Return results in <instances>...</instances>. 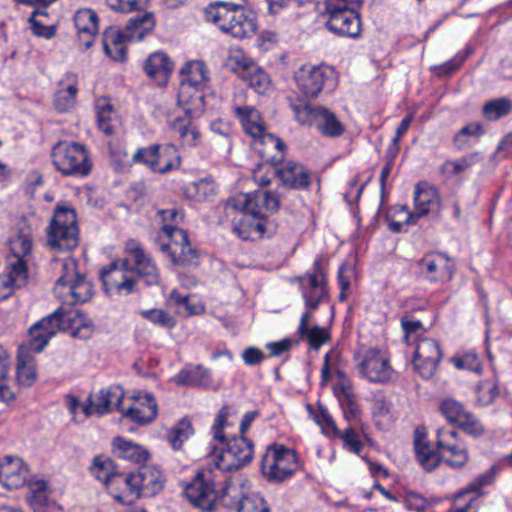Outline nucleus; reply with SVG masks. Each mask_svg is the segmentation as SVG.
I'll return each mask as SVG.
<instances>
[{
  "instance_id": "obj_1",
  "label": "nucleus",
  "mask_w": 512,
  "mask_h": 512,
  "mask_svg": "<svg viewBox=\"0 0 512 512\" xmlns=\"http://www.w3.org/2000/svg\"><path fill=\"white\" fill-rule=\"evenodd\" d=\"M232 410L229 405L223 406L212 427L213 437L225 447V451L214 456L206 467L198 471L185 489L188 500L204 511H211L217 502L222 506L234 504L227 499L232 490L229 472L249 464L254 456L251 440L242 435L226 437L224 434L223 429Z\"/></svg>"
},
{
  "instance_id": "obj_2",
  "label": "nucleus",
  "mask_w": 512,
  "mask_h": 512,
  "mask_svg": "<svg viewBox=\"0 0 512 512\" xmlns=\"http://www.w3.org/2000/svg\"><path fill=\"white\" fill-rule=\"evenodd\" d=\"M279 196L273 191L238 193L225 203V213L232 216L233 232L243 240L260 239L267 232V212H277Z\"/></svg>"
},
{
  "instance_id": "obj_3",
  "label": "nucleus",
  "mask_w": 512,
  "mask_h": 512,
  "mask_svg": "<svg viewBox=\"0 0 512 512\" xmlns=\"http://www.w3.org/2000/svg\"><path fill=\"white\" fill-rule=\"evenodd\" d=\"M299 282L305 311L301 316L297 333L300 337L307 339L312 349L318 350L329 341V334L326 329L319 326L309 327V322L313 317L312 313L318 309L321 303L329 301L326 278L320 260L314 262L313 272L299 277Z\"/></svg>"
},
{
  "instance_id": "obj_4",
  "label": "nucleus",
  "mask_w": 512,
  "mask_h": 512,
  "mask_svg": "<svg viewBox=\"0 0 512 512\" xmlns=\"http://www.w3.org/2000/svg\"><path fill=\"white\" fill-rule=\"evenodd\" d=\"M206 21L236 39L253 37L258 28L255 12L230 2H213L204 9Z\"/></svg>"
},
{
  "instance_id": "obj_5",
  "label": "nucleus",
  "mask_w": 512,
  "mask_h": 512,
  "mask_svg": "<svg viewBox=\"0 0 512 512\" xmlns=\"http://www.w3.org/2000/svg\"><path fill=\"white\" fill-rule=\"evenodd\" d=\"M163 236L158 238L159 250L175 265L197 263V252L192 248L185 230L177 225L183 221V213L176 208L160 210Z\"/></svg>"
},
{
  "instance_id": "obj_6",
  "label": "nucleus",
  "mask_w": 512,
  "mask_h": 512,
  "mask_svg": "<svg viewBox=\"0 0 512 512\" xmlns=\"http://www.w3.org/2000/svg\"><path fill=\"white\" fill-rule=\"evenodd\" d=\"M91 324L77 309L59 307L55 312L41 319L29 329L28 352L39 353L58 330H72L78 336L81 329L90 331Z\"/></svg>"
},
{
  "instance_id": "obj_7",
  "label": "nucleus",
  "mask_w": 512,
  "mask_h": 512,
  "mask_svg": "<svg viewBox=\"0 0 512 512\" xmlns=\"http://www.w3.org/2000/svg\"><path fill=\"white\" fill-rule=\"evenodd\" d=\"M155 27L154 14L144 11L132 17L126 24L125 30L110 26L103 34V48L105 53L115 61H124L126 58L125 42L141 41L152 33Z\"/></svg>"
},
{
  "instance_id": "obj_8",
  "label": "nucleus",
  "mask_w": 512,
  "mask_h": 512,
  "mask_svg": "<svg viewBox=\"0 0 512 512\" xmlns=\"http://www.w3.org/2000/svg\"><path fill=\"white\" fill-rule=\"evenodd\" d=\"M363 0H325L321 15L326 17L325 26L332 33L349 38L361 34V20L358 7Z\"/></svg>"
},
{
  "instance_id": "obj_9",
  "label": "nucleus",
  "mask_w": 512,
  "mask_h": 512,
  "mask_svg": "<svg viewBox=\"0 0 512 512\" xmlns=\"http://www.w3.org/2000/svg\"><path fill=\"white\" fill-rule=\"evenodd\" d=\"M56 263L60 264L59 276L54 287L57 297L69 306L89 301L93 295V286L78 273L77 262L67 257Z\"/></svg>"
},
{
  "instance_id": "obj_10",
  "label": "nucleus",
  "mask_w": 512,
  "mask_h": 512,
  "mask_svg": "<svg viewBox=\"0 0 512 512\" xmlns=\"http://www.w3.org/2000/svg\"><path fill=\"white\" fill-rule=\"evenodd\" d=\"M52 163L63 176L86 177L92 161L86 146L77 142L59 141L51 151Z\"/></svg>"
},
{
  "instance_id": "obj_11",
  "label": "nucleus",
  "mask_w": 512,
  "mask_h": 512,
  "mask_svg": "<svg viewBox=\"0 0 512 512\" xmlns=\"http://www.w3.org/2000/svg\"><path fill=\"white\" fill-rule=\"evenodd\" d=\"M79 243L76 213L73 209L57 206L47 228V244L51 250L69 252Z\"/></svg>"
},
{
  "instance_id": "obj_12",
  "label": "nucleus",
  "mask_w": 512,
  "mask_h": 512,
  "mask_svg": "<svg viewBox=\"0 0 512 512\" xmlns=\"http://www.w3.org/2000/svg\"><path fill=\"white\" fill-rule=\"evenodd\" d=\"M298 468L296 452L283 445L268 446L261 459V472L269 482H283L289 479Z\"/></svg>"
},
{
  "instance_id": "obj_13",
  "label": "nucleus",
  "mask_w": 512,
  "mask_h": 512,
  "mask_svg": "<svg viewBox=\"0 0 512 512\" xmlns=\"http://www.w3.org/2000/svg\"><path fill=\"white\" fill-rule=\"evenodd\" d=\"M296 120L301 125L314 126L317 131L329 138H337L344 134L345 126L334 112L321 105H293Z\"/></svg>"
},
{
  "instance_id": "obj_14",
  "label": "nucleus",
  "mask_w": 512,
  "mask_h": 512,
  "mask_svg": "<svg viewBox=\"0 0 512 512\" xmlns=\"http://www.w3.org/2000/svg\"><path fill=\"white\" fill-rule=\"evenodd\" d=\"M100 280L109 297L127 296L137 292V279L130 268V259L120 258L100 270Z\"/></svg>"
},
{
  "instance_id": "obj_15",
  "label": "nucleus",
  "mask_w": 512,
  "mask_h": 512,
  "mask_svg": "<svg viewBox=\"0 0 512 512\" xmlns=\"http://www.w3.org/2000/svg\"><path fill=\"white\" fill-rule=\"evenodd\" d=\"M165 481V476L156 467L142 466L137 472H132L123 479V484L129 490L131 498L125 500L123 496L116 495L115 499L120 502L132 503L140 496H154L163 489Z\"/></svg>"
},
{
  "instance_id": "obj_16",
  "label": "nucleus",
  "mask_w": 512,
  "mask_h": 512,
  "mask_svg": "<svg viewBox=\"0 0 512 512\" xmlns=\"http://www.w3.org/2000/svg\"><path fill=\"white\" fill-rule=\"evenodd\" d=\"M294 79L299 91L308 98L317 97L325 87L332 88L335 84L332 69L311 64L300 67Z\"/></svg>"
},
{
  "instance_id": "obj_17",
  "label": "nucleus",
  "mask_w": 512,
  "mask_h": 512,
  "mask_svg": "<svg viewBox=\"0 0 512 512\" xmlns=\"http://www.w3.org/2000/svg\"><path fill=\"white\" fill-rule=\"evenodd\" d=\"M442 356L437 340L428 337L418 338L413 358L415 372L423 379H431L437 371Z\"/></svg>"
},
{
  "instance_id": "obj_18",
  "label": "nucleus",
  "mask_w": 512,
  "mask_h": 512,
  "mask_svg": "<svg viewBox=\"0 0 512 512\" xmlns=\"http://www.w3.org/2000/svg\"><path fill=\"white\" fill-rule=\"evenodd\" d=\"M436 445L445 462L452 468H462L469 460L467 446L454 428H439Z\"/></svg>"
},
{
  "instance_id": "obj_19",
  "label": "nucleus",
  "mask_w": 512,
  "mask_h": 512,
  "mask_svg": "<svg viewBox=\"0 0 512 512\" xmlns=\"http://www.w3.org/2000/svg\"><path fill=\"white\" fill-rule=\"evenodd\" d=\"M125 252L129 255L130 268L133 275L142 278L147 285H157L160 281L159 270L148 253L135 240L130 239L125 244Z\"/></svg>"
},
{
  "instance_id": "obj_20",
  "label": "nucleus",
  "mask_w": 512,
  "mask_h": 512,
  "mask_svg": "<svg viewBox=\"0 0 512 512\" xmlns=\"http://www.w3.org/2000/svg\"><path fill=\"white\" fill-rule=\"evenodd\" d=\"M358 368L361 375L371 382H387L393 374L389 357L379 349H368L359 360Z\"/></svg>"
},
{
  "instance_id": "obj_21",
  "label": "nucleus",
  "mask_w": 512,
  "mask_h": 512,
  "mask_svg": "<svg viewBox=\"0 0 512 512\" xmlns=\"http://www.w3.org/2000/svg\"><path fill=\"white\" fill-rule=\"evenodd\" d=\"M440 410L449 422L457 424L465 433L473 437H479L483 434L482 424L473 414L466 411L461 403L453 399H447L441 403Z\"/></svg>"
},
{
  "instance_id": "obj_22",
  "label": "nucleus",
  "mask_w": 512,
  "mask_h": 512,
  "mask_svg": "<svg viewBox=\"0 0 512 512\" xmlns=\"http://www.w3.org/2000/svg\"><path fill=\"white\" fill-rule=\"evenodd\" d=\"M415 212L410 213L405 207L401 211L406 214V223L414 224L416 220L429 212H437L440 209V196L437 189L426 183H419L414 193Z\"/></svg>"
},
{
  "instance_id": "obj_23",
  "label": "nucleus",
  "mask_w": 512,
  "mask_h": 512,
  "mask_svg": "<svg viewBox=\"0 0 512 512\" xmlns=\"http://www.w3.org/2000/svg\"><path fill=\"white\" fill-rule=\"evenodd\" d=\"M278 178L289 189L307 190L311 185V172L305 166L294 161L280 164Z\"/></svg>"
},
{
  "instance_id": "obj_24",
  "label": "nucleus",
  "mask_w": 512,
  "mask_h": 512,
  "mask_svg": "<svg viewBox=\"0 0 512 512\" xmlns=\"http://www.w3.org/2000/svg\"><path fill=\"white\" fill-rule=\"evenodd\" d=\"M124 392L120 386H109L102 388L98 393L90 395L89 406L87 413H97L99 415L106 414L111 411L112 406L115 405L116 409L120 412L123 411L121 407Z\"/></svg>"
},
{
  "instance_id": "obj_25",
  "label": "nucleus",
  "mask_w": 512,
  "mask_h": 512,
  "mask_svg": "<svg viewBox=\"0 0 512 512\" xmlns=\"http://www.w3.org/2000/svg\"><path fill=\"white\" fill-rule=\"evenodd\" d=\"M28 473L27 466L18 457L6 456L0 462V483L9 490L25 485Z\"/></svg>"
},
{
  "instance_id": "obj_26",
  "label": "nucleus",
  "mask_w": 512,
  "mask_h": 512,
  "mask_svg": "<svg viewBox=\"0 0 512 512\" xmlns=\"http://www.w3.org/2000/svg\"><path fill=\"white\" fill-rule=\"evenodd\" d=\"M420 275L430 282L449 280L452 271L449 269L448 258L443 254H426L417 262Z\"/></svg>"
},
{
  "instance_id": "obj_27",
  "label": "nucleus",
  "mask_w": 512,
  "mask_h": 512,
  "mask_svg": "<svg viewBox=\"0 0 512 512\" xmlns=\"http://www.w3.org/2000/svg\"><path fill=\"white\" fill-rule=\"evenodd\" d=\"M135 403L127 410L122 411L124 417L130 418L133 422L145 425L152 422L158 413V406L154 397L149 394L139 393L134 396Z\"/></svg>"
},
{
  "instance_id": "obj_28",
  "label": "nucleus",
  "mask_w": 512,
  "mask_h": 512,
  "mask_svg": "<svg viewBox=\"0 0 512 512\" xmlns=\"http://www.w3.org/2000/svg\"><path fill=\"white\" fill-rule=\"evenodd\" d=\"M201 87L180 85L177 102L189 118L199 117L205 110V98Z\"/></svg>"
},
{
  "instance_id": "obj_29",
  "label": "nucleus",
  "mask_w": 512,
  "mask_h": 512,
  "mask_svg": "<svg viewBox=\"0 0 512 512\" xmlns=\"http://www.w3.org/2000/svg\"><path fill=\"white\" fill-rule=\"evenodd\" d=\"M28 271L25 270L23 263L17 261L13 264H6V269L0 275V301L10 297L15 289L21 288L26 284Z\"/></svg>"
},
{
  "instance_id": "obj_30",
  "label": "nucleus",
  "mask_w": 512,
  "mask_h": 512,
  "mask_svg": "<svg viewBox=\"0 0 512 512\" xmlns=\"http://www.w3.org/2000/svg\"><path fill=\"white\" fill-rule=\"evenodd\" d=\"M254 139V150L261 160L281 163L284 158L285 144L282 140L266 131Z\"/></svg>"
},
{
  "instance_id": "obj_31",
  "label": "nucleus",
  "mask_w": 512,
  "mask_h": 512,
  "mask_svg": "<svg viewBox=\"0 0 512 512\" xmlns=\"http://www.w3.org/2000/svg\"><path fill=\"white\" fill-rule=\"evenodd\" d=\"M10 254L6 258V264H13L17 261L23 263L28 271L27 257L32 252V235L28 230L21 229L8 241Z\"/></svg>"
},
{
  "instance_id": "obj_32",
  "label": "nucleus",
  "mask_w": 512,
  "mask_h": 512,
  "mask_svg": "<svg viewBox=\"0 0 512 512\" xmlns=\"http://www.w3.org/2000/svg\"><path fill=\"white\" fill-rule=\"evenodd\" d=\"M143 68L148 77L158 84H165L173 70V63L165 53L155 52L145 60Z\"/></svg>"
},
{
  "instance_id": "obj_33",
  "label": "nucleus",
  "mask_w": 512,
  "mask_h": 512,
  "mask_svg": "<svg viewBox=\"0 0 512 512\" xmlns=\"http://www.w3.org/2000/svg\"><path fill=\"white\" fill-rule=\"evenodd\" d=\"M234 114L240 120L244 131L252 138L266 131L264 120L258 110L252 106H236Z\"/></svg>"
},
{
  "instance_id": "obj_34",
  "label": "nucleus",
  "mask_w": 512,
  "mask_h": 512,
  "mask_svg": "<svg viewBox=\"0 0 512 512\" xmlns=\"http://www.w3.org/2000/svg\"><path fill=\"white\" fill-rule=\"evenodd\" d=\"M180 165L181 158L175 145L158 144L154 158L153 172L165 174L178 169Z\"/></svg>"
},
{
  "instance_id": "obj_35",
  "label": "nucleus",
  "mask_w": 512,
  "mask_h": 512,
  "mask_svg": "<svg viewBox=\"0 0 512 512\" xmlns=\"http://www.w3.org/2000/svg\"><path fill=\"white\" fill-rule=\"evenodd\" d=\"M231 488L232 490L227 496V499L234 501V504L231 506H226L227 508H236L237 512H270V508L267 502L259 494L252 493L249 495H244L238 499V489L232 484Z\"/></svg>"
},
{
  "instance_id": "obj_36",
  "label": "nucleus",
  "mask_w": 512,
  "mask_h": 512,
  "mask_svg": "<svg viewBox=\"0 0 512 512\" xmlns=\"http://www.w3.org/2000/svg\"><path fill=\"white\" fill-rule=\"evenodd\" d=\"M180 85L205 88L209 81V71L203 61L195 60L181 68Z\"/></svg>"
},
{
  "instance_id": "obj_37",
  "label": "nucleus",
  "mask_w": 512,
  "mask_h": 512,
  "mask_svg": "<svg viewBox=\"0 0 512 512\" xmlns=\"http://www.w3.org/2000/svg\"><path fill=\"white\" fill-rule=\"evenodd\" d=\"M414 449L418 462L426 471H432L438 467L441 460L439 453L430 447L425 440V434L418 429L415 431Z\"/></svg>"
},
{
  "instance_id": "obj_38",
  "label": "nucleus",
  "mask_w": 512,
  "mask_h": 512,
  "mask_svg": "<svg viewBox=\"0 0 512 512\" xmlns=\"http://www.w3.org/2000/svg\"><path fill=\"white\" fill-rule=\"evenodd\" d=\"M91 474L101 481L103 484L108 485L113 481L123 482L125 476L116 472V467L113 461L105 455H97L93 458L90 466Z\"/></svg>"
},
{
  "instance_id": "obj_39",
  "label": "nucleus",
  "mask_w": 512,
  "mask_h": 512,
  "mask_svg": "<svg viewBox=\"0 0 512 512\" xmlns=\"http://www.w3.org/2000/svg\"><path fill=\"white\" fill-rule=\"evenodd\" d=\"M180 385L206 387L211 383V375L208 369L201 365L182 369L175 377Z\"/></svg>"
},
{
  "instance_id": "obj_40",
  "label": "nucleus",
  "mask_w": 512,
  "mask_h": 512,
  "mask_svg": "<svg viewBox=\"0 0 512 512\" xmlns=\"http://www.w3.org/2000/svg\"><path fill=\"white\" fill-rule=\"evenodd\" d=\"M113 448L120 458L127 459L135 463L144 462L149 457L148 451L142 446L131 441H127L122 437H116L113 440Z\"/></svg>"
},
{
  "instance_id": "obj_41",
  "label": "nucleus",
  "mask_w": 512,
  "mask_h": 512,
  "mask_svg": "<svg viewBox=\"0 0 512 512\" xmlns=\"http://www.w3.org/2000/svg\"><path fill=\"white\" fill-rule=\"evenodd\" d=\"M74 20L80 35H88L84 45L86 49L90 48L93 43V36L98 31L97 14L91 9H83L76 13Z\"/></svg>"
},
{
  "instance_id": "obj_42",
  "label": "nucleus",
  "mask_w": 512,
  "mask_h": 512,
  "mask_svg": "<svg viewBox=\"0 0 512 512\" xmlns=\"http://www.w3.org/2000/svg\"><path fill=\"white\" fill-rule=\"evenodd\" d=\"M193 118L176 117L171 122V128L178 133L183 143L187 146H197L201 139V134L196 125L192 123Z\"/></svg>"
},
{
  "instance_id": "obj_43",
  "label": "nucleus",
  "mask_w": 512,
  "mask_h": 512,
  "mask_svg": "<svg viewBox=\"0 0 512 512\" xmlns=\"http://www.w3.org/2000/svg\"><path fill=\"white\" fill-rule=\"evenodd\" d=\"M30 494L27 501L33 512H48L49 498L45 481L28 482Z\"/></svg>"
},
{
  "instance_id": "obj_44",
  "label": "nucleus",
  "mask_w": 512,
  "mask_h": 512,
  "mask_svg": "<svg viewBox=\"0 0 512 512\" xmlns=\"http://www.w3.org/2000/svg\"><path fill=\"white\" fill-rule=\"evenodd\" d=\"M68 78H72V83L68 84L65 88L56 92L54 98V106L59 112H67L72 109L76 102V95L78 92L76 76L69 74Z\"/></svg>"
},
{
  "instance_id": "obj_45",
  "label": "nucleus",
  "mask_w": 512,
  "mask_h": 512,
  "mask_svg": "<svg viewBox=\"0 0 512 512\" xmlns=\"http://www.w3.org/2000/svg\"><path fill=\"white\" fill-rule=\"evenodd\" d=\"M187 197L198 202L208 201L216 194V187L213 181L208 179H200L189 183L185 187Z\"/></svg>"
},
{
  "instance_id": "obj_46",
  "label": "nucleus",
  "mask_w": 512,
  "mask_h": 512,
  "mask_svg": "<svg viewBox=\"0 0 512 512\" xmlns=\"http://www.w3.org/2000/svg\"><path fill=\"white\" fill-rule=\"evenodd\" d=\"M478 160H479L478 152L470 153V154H467L457 160L445 161L442 164L440 171L447 178H451V177H454L458 174L465 172L469 167H471L473 164H475Z\"/></svg>"
},
{
  "instance_id": "obj_47",
  "label": "nucleus",
  "mask_w": 512,
  "mask_h": 512,
  "mask_svg": "<svg viewBox=\"0 0 512 512\" xmlns=\"http://www.w3.org/2000/svg\"><path fill=\"white\" fill-rule=\"evenodd\" d=\"M17 378L19 383L25 386L32 385L36 378L35 362L28 353L21 352L18 355Z\"/></svg>"
},
{
  "instance_id": "obj_48",
  "label": "nucleus",
  "mask_w": 512,
  "mask_h": 512,
  "mask_svg": "<svg viewBox=\"0 0 512 512\" xmlns=\"http://www.w3.org/2000/svg\"><path fill=\"white\" fill-rule=\"evenodd\" d=\"M281 163L262 160L253 169V180L260 186H267L278 176Z\"/></svg>"
},
{
  "instance_id": "obj_49",
  "label": "nucleus",
  "mask_w": 512,
  "mask_h": 512,
  "mask_svg": "<svg viewBox=\"0 0 512 512\" xmlns=\"http://www.w3.org/2000/svg\"><path fill=\"white\" fill-rule=\"evenodd\" d=\"M45 9L35 10L29 18V23L34 35L50 39L55 35V27L44 21V18L48 17Z\"/></svg>"
},
{
  "instance_id": "obj_50",
  "label": "nucleus",
  "mask_w": 512,
  "mask_h": 512,
  "mask_svg": "<svg viewBox=\"0 0 512 512\" xmlns=\"http://www.w3.org/2000/svg\"><path fill=\"white\" fill-rule=\"evenodd\" d=\"M242 79L257 93L263 94L270 86L269 76L255 63Z\"/></svg>"
},
{
  "instance_id": "obj_51",
  "label": "nucleus",
  "mask_w": 512,
  "mask_h": 512,
  "mask_svg": "<svg viewBox=\"0 0 512 512\" xmlns=\"http://www.w3.org/2000/svg\"><path fill=\"white\" fill-rule=\"evenodd\" d=\"M10 363L9 354L4 347L0 345V400L3 402H7L13 398V393L7 385Z\"/></svg>"
},
{
  "instance_id": "obj_52",
  "label": "nucleus",
  "mask_w": 512,
  "mask_h": 512,
  "mask_svg": "<svg viewBox=\"0 0 512 512\" xmlns=\"http://www.w3.org/2000/svg\"><path fill=\"white\" fill-rule=\"evenodd\" d=\"M193 433L192 424L187 419L180 420L168 433V441L173 449H180Z\"/></svg>"
},
{
  "instance_id": "obj_53",
  "label": "nucleus",
  "mask_w": 512,
  "mask_h": 512,
  "mask_svg": "<svg viewBox=\"0 0 512 512\" xmlns=\"http://www.w3.org/2000/svg\"><path fill=\"white\" fill-rule=\"evenodd\" d=\"M98 127L106 134L114 132V111L113 107L106 100H99L96 104Z\"/></svg>"
},
{
  "instance_id": "obj_54",
  "label": "nucleus",
  "mask_w": 512,
  "mask_h": 512,
  "mask_svg": "<svg viewBox=\"0 0 512 512\" xmlns=\"http://www.w3.org/2000/svg\"><path fill=\"white\" fill-rule=\"evenodd\" d=\"M254 64L255 62L247 58L241 50L232 51L225 63L227 68H229L232 72L236 73L241 78Z\"/></svg>"
},
{
  "instance_id": "obj_55",
  "label": "nucleus",
  "mask_w": 512,
  "mask_h": 512,
  "mask_svg": "<svg viewBox=\"0 0 512 512\" xmlns=\"http://www.w3.org/2000/svg\"><path fill=\"white\" fill-rule=\"evenodd\" d=\"M477 400L481 405L491 404L499 395V387L496 378H490L478 383L476 387Z\"/></svg>"
},
{
  "instance_id": "obj_56",
  "label": "nucleus",
  "mask_w": 512,
  "mask_h": 512,
  "mask_svg": "<svg viewBox=\"0 0 512 512\" xmlns=\"http://www.w3.org/2000/svg\"><path fill=\"white\" fill-rule=\"evenodd\" d=\"M141 317L165 329H172L176 325L175 318L162 309L141 310Z\"/></svg>"
},
{
  "instance_id": "obj_57",
  "label": "nucleus",
  "mask_w": 512,
  "mask_h": 512,
  "mask_svg": "<svg viewBox=\"0 0 512 512\" xmlns=\"http://www.w3.org/2000/svg\"><path fill=\"white\" fill-rule=\"evenodd\" d=\"M451 362L458 369H466L480 374L482 372V362L479 356L472 351L464 352L462 354L452 357Z\"/></svg>"
},
{
  "instance_id": "obj_58",
  "label": "nucleus",
  "mask_w": 512,
  "mask_h": 512,
  "mask_svg": "<svg viewBox=\"0 0 512 512\" xmlns=\"http://www.w3.org/2000/svg\"><path fill=\"white\" fill-rule=\"evenodd\" d=\"M512 109L508 99L500 98L486 103L483 107V114L488 120H497L507 115Z\"/></svg>"
},
{
  "instance_id": "obj_59",
  "label": "nucleus",
  "mask_w": 512,
  "mask_h": 512,
  "mask_svg": "<svg viewBox=\"0 0 512 512\" xmlns=\"http://www.w3.org/2000/svg\"><path fill=\"white\" fill-rule=\"evenodd\" d=\"M169 302L177 307V311L184 315L198 314L203 310L202 306L192 305L189 295H181L173 290L169 295Z\"/></svg>"
},
{
  "instance_id": "obj_60",
  "label": "nucleus",
  "mask_w": 512,
  "mask_h": 512,
  "mask_svg": "<svg viewBox=\"0 0 512 512\" xmlns=\"http://www.w3.org/2000/svg\"><path fill=\"white\" fill-rule=\"evenodd\" d=\"M340 403L343 413L347 419H357L360 409L357 402L354 400L353 393L350 387L343 386L341 389Z\"/></svg>"
},
{
  "instance_id": "obj_61",
  "label": "nucleus",
  "mask_w": 512,
  "mask_h": 512,
  "mask_svg": "<svg viewBox=\"0 0 512 512\" xmlns=\"http://www.w3.org/2000/svg\"><path fill=\"white\" fill-rule=\"evenodd\" d=\"M334 436L340 438L343 441L344 447L346 449L353 453L360 454L363 448V444L359 438V435L353 428L349 427L343 431L338 430Z\"/></svg>"
},
{
  "instance_id": "obj_62",
  "label": "nucleus",
  "mask_w": 512,
  "mask_h": 512,
  "mask_svg": "<svg viewBox=\"0 0 512 512\" xmlns=\"http://www.w3.org/2000/svg\"><path fill=\"white\" fill-rule=\"evenodd\" d=\"M106 2L115 11L131 13L145 9L149 0H106Z\"/></svg>"
},
{
  "instance_id": "obj_63",
  "label": "nucleus",
  "mask_w": 512,
  "mask_h": 512,
  "mask_svg": "<svg viewBox=\"0 0 512 512\" xmlns=\"http://www.w3.org/2000/svg\"><path fill=\"white\" fill-rule=\"evenodd\" d=\"M157 149L158 144L138 148L132 156V163L143 164L153 171L154 158Z\"/></svg>"
},
{
  "instance_id": "obj_64",
  "label": "nucleus",
  "mask_w": 512,
  "mask_h": 512,
  "mask_svg": "<svg viewBox=\"0 0 512 512\" xmlns=\"http://www.w3.org/2000/svg\"><path fill=\"white\" fill-rule=\"evenodd\" d=\"M316 422L322 427L324 432L327 435H335L338 432V428L332 418V416L328 413L327 409L323 406H319V412L315 417Z\"/></svg>"
}]
</instances>
